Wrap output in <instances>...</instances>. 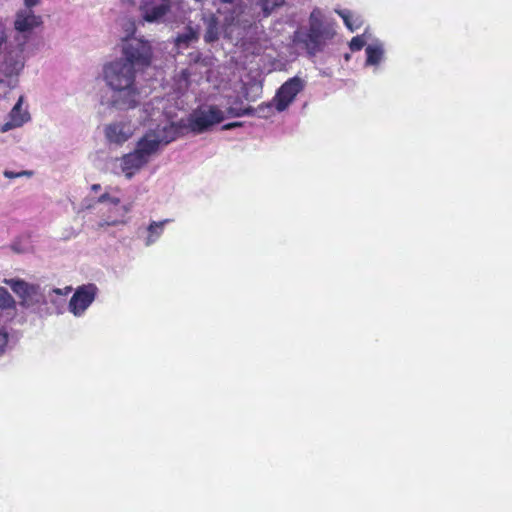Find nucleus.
Masks as SVG:
<instances>
[{"mask_svg": "<svg viewBox=\"0 0 512 512\" xmlns=\"http://www.w3.org/2000/svg\"><path fill=\"white\" fill-rule=\"evenodd\" d=\"M124 58L103 66L102 76L109 91L100 96L99 102L107 108L128 111L141 102V88L136 80V66H148L152 58L149 42L140 38L126 40L122 47Z\"/></svg>", "mask_w": 512, "mask_h": 512, "instance_id": "1", "label": "nucleus"}, {"mask_svg": "<svg viewBox=\"0 0 512 512\" xmlns=\"http://www.w3.org/2000/svg\"><path fill=\"white\" fill-rule=\"evenodd\" d=\"M175 140L174 128L162 129L158 124L156 128L149 129L136 142L135 148L119 158L121 172L127 179H131L144 168L161 149Z\"/></svg>", "mask_w": 512, "mask_h": 512, "instance_id": "2", "label": "nucleus"}, {"mask_svg": "<svg viewBox=\"0 0 512 512\" xmlns=\"http://www.w3.org/2000/svg\"><path fill=\"white\" fill-rule=\"evenodd\" d=\"M283 4L284 0H241L225 17V34L232 37L236 33L237 38H244L246 29L256 20L270 16Z\"/></svg>", "mask_w": 512, "mask_h": 512, "instance_id": "3", "label": "nucleus"}, {"mask_svg": "<svg viewBox=\"0 0 512 512\" xmlns=\"http://www.w3.org/2000/svg\"><path fill=\"white\" fill-rule=\"evenodd\" d=\"M225 119V111L216 105H201L193 110L186 118L178 122L166 121L161 125L162 129L174 128L175 139L186 133L201 134Z\"/></svg>", "mask_w": 512, "mask_h": 512, "instance_id": "4", "label": "nucleus"}, {"mask_svg": "<svg viewBox=\"0 0 512 512\" xmlns=\"http://www.w3.org/2000/svg\"><path fill=\"white\" fill-rule=\"evenodd\" d=\"M87 209L96 210V229H106L128 222L126 215L131 211L132 204L120 205L118 197L111 196L108 192L101 194Z\"/></svg>", "mask_w": 512, "mask_h": 512, "instance_id": "5", "label": "nucleus"}, {"mask_svg": "<svg viewBox=\"0 0 512 512\" xmlns=\"http://www.w3.org/2000/svg\"><path fill=\"white\" fill-rule=\"evenodd\" d=\"M4 282L20 298L23 307L38 311L46 304V292L39 285L20 279H5Z\"/></svg>", "mask_w": 512, "mask_h": 512, "instance_id": "6", "label": "nucleus"}, {"mask_svg": "<svg viewBox=\"0 0 512 512\" xmlns=\"http://www.w3.org/2000/svg\"><path fill=\"white\" fill-rule=\"evenodd\" d=\"M5 39L0 37V74L6 77L18 76L25 66L23 49L16 48L2 52Z\"/></svg>", "mask_w": 512, "mask_h": 512, "instance_id": "7", "label": "nucleus"}, {"mask_svg": "<svg viewBox=\"0 0 512 512\" xmlns=\"http://www.w3.org/2000/svg\"><path fill=\"white\" fill-rule=\"evenodd\" d=\"M30 121L31 114L29 112V106L25 103L24 96H20L7 114L4 123L0 125V132L6 133L10 130L23 127Z\"/></svg>", "mask_w": 512, "mask_h": 512, "instance_id": "8", "label": "nucleus"}, {"mask_svg": "<svg viewBox=\"0 0 512 512\" xmlns=\"http://www.w3.org/2000/svg\"><path fill=\"white\" fill-rule=\"evenodd\" d=\"M304 88V81L299 77H293L286 81L273 98L274 107L282 112L294 101L297 94Z\"/></svg>", "mask_w": 512, "mask_h": 512, "instance_id": "9", "label": "nucleus"}, {"mask_svg": "<svg viewBox=\"0 0 512 512\" xmlns=\"http://www.w3.org/2000/svg\"><path fill=\"white\" fill-rule=\"evenodd\" d=\"M136 128L131 120H116L105 126L104 134L108 142L122 145L132 137Z\"/></svg>", "mask_w": 512, "mask_h": 512, "instance_id": "10", "label": "nucleus"}, {"mask_svg": "<svg viewBox=\"0 0 512 512\" xmlns=\"http://www.w3.org/2000/svg\"><path fill=\"white\" fill-rule=\"evenodd\" d=\"M97 293L94 284L83 285L77 288L69 302V311L76 317L83 315L93 303Z\"/></svg>", "mask_w": 512, "mask_h": 512, "instance_id": "11", "label": "nucleus"}, {"mask_svg": "<svg viewBox=\"0 0 512 512\" xmlns=\"http://www.w3.org/2000/svg\"><path fill=\"white\" fill-rule=\"evenodd\" d=\"M170 8V0H142L140 5L142 18L149 23L161 22Z\"/></svg>", "mask_w": 512, "mask_h": 512, "instance_id": "12", "label": "nucleus"}, {"mask_svg": "<svg viewBox=\"0 0 512 512\" xmlns=\"http://www.w3.org/2000/svg\"><path fill=\"white\" fill-rule=\"evenodd\" d=\"M42 24V17L36 15L31 9H23L17 12L14 27L19 32H30Z\"/></svg>", "mask_w": 512, "mask_h": 512, "instance_id": "13", "label": "nucleus"}, {"mask_svg": "<svg viewBox=\"0 0 512 512\" xmlns=\"http://www.w3.org/2000/svg\"><path fill=\"white\" fill-rule=\"evenodd\" d=\"M322 41V38L314 36L310 30L308 32L299 30L294 34V42L302 44L310 55H314L320 50Z\"/></svg>", "mask_w": 512, "mask_h": 512, "instance_id": "14", "label": "nucleus"}, {"mask_svg": "<svg viewBox=\"0 0 512 512\" xmlns=\"http://www.w3.org/2000/svg\"><path fill=\"white\" fill-rule=\"evenodd\" d=\"M309 30L314 36H319L323 40L328 39L333 35L331 30L323 24L321 20V13L318 10H314L310 15Z\"/></svg>", "mask_w": 512, "mask_h": 512, "instance_id": "15", "label": "nucleus"}, {"mask_svg": "<svg viewBox=\"0 0 512 512\" xmlns=\"http://www.w3.org/2000/svg\"><path fill=\"white\" fill-rule=\"evenodd\" d=\"M366 52V66H377L384 59V46L381 42L376 41L368 44L365 49Z\"/></svg>", "mask_w": 512, "mask_h": 512, "instance_id": "16", "label": "nucleus"}, {"mask_svg": "<svg viewBox=\"0 0 512 512\" xmlns=\"http://www.w3.org/2000/svg\"><path fill=\"white\" fill-rule=\"evenodd\" d=\"M202 19L206 27L204 34L205 42L212 43L217 41L220 36L218 18L214 14L210 13L208 15H204Z\"/></svg>", "mask_w": 512, "mask_h": 512, "instance_id": "17", "label": "nucleus"}, {"mask_svg": "<svg viewBox=\"0 0 512 512\" xmlns=\"http://www.w3.org/2000/svg\"><path fill=\"white\" fill-rule=\"evenodd\" d=\"M71 287H66L64 289L54 288L50 289L46 293V304L51 303L55 307V311L57 313L61 312V309L65 303V296L70 293Z\"/></svg>", "mask_w": 512, "mask_h": 512, "instance_id": "18", "label": "nucleus"}, {"mask_svg": "<svg viewBox=\"0 0 512 512\" xmlns=\"http://www.w3.org/2000/svg\"><path fill=\"white\" fill-rule=\"evenodd\" d=\"M170 222L169 219H165L163 221H153L147 228V237L145 239V245L150 246L154 244L162 235L164 231V226L166 223Z\"/></svg>", "mask_w": 512, "mask_h": 512, "instance_id": "19", "label": "nucleus"}, {"mask_svg": "<svg viewBox=\"0 0 512 512\" xmlns=\"http://www.w3.org/2000/svg\"><path fill=\"white\" fill-rule=\"evenodd\" d=\"M336 12L343 19L346 27L350 31H355L356 29L360 28V26L363 23L361 16L354 14L350 10L343 9V10H336Z\"/></svg>", "mask_w": 512, "mask_h": 512, "instance_id": "20", "label": "nucleus"}, {"mask_svg": "<svg viewBox=\"0 0 512 512\" xmlns=\"http://www.w3.org/2000/svg\"><path fill=\"white\" fill-rule=\"evenodd\" d=\"M197 40L198 31L192 27H187L184 32L177 36L175 43L179 48H185Z\"/></svg>", "mask_w": 512, "mask_h": 512, "instance_id": "21", "label": "nucleus"}, {"mask_svg": "<svg viewBox=\"0 0 512 512\" xmlns=\"http://www.w3.org/2000/svg\"><path fill=\"white\" fill-rule=\"evenodd\" d=\"M9 330L3 312L0 311V357L3 356L9 346Z\"/></svg>", "mask_w": 512, "mask_h": 512, "instance_id": "22", "label": "nucleus"}, {"mask_svg": "<svg viewBox=\"0 0 512 512\" xmlns=\"http://www.w3.org/2000/svg\"><path fill=\"white\" fill-rule=\"evenodd\" d=\"M15 307V301L7 289L0 287V309Z\"/></svg>", "mask_w": 512, "mask_h": 512, "instance_id": "23", "label": "nucleus"}, {"mask_svg": "<svg viewBox=\"0 0 512 512\" xmlns=\"http://www.w3.org/2000/svg\"><path fill=\"white\" fill-rule=\"evenodd\" d=\"M366 43H367V39H366L365 34L355 36L350 41V49L352 51H359L366 45Z\"/></svg>", "mask_w": 512, "mask_h": 512, "instance_id": "24", "label": "nucleus"}, {"mask_svg": "<svg viewBox=\"0 0 512 512\" xmlns=\"http://www.w3.org/2000/svg\"><path fill=\"white\" fill-rule=\"evenodd\" d=\"M273 106V102L259 105L257 108H255V116L261 118L269 117L271 115Z\"/></svg>", "mask_w": 512, "mask_h": 512, "instance_id": "25", "label": "nucleus"}, {"mask_svg": "<svg viewBox=\"0 0 512 512\" xmlns=\"http://www.w3.org/2000/svg\"><path fill=\"white\" fill-rule=\"evenodd\" d=\"M32 172L31 171H28V170H23V171H20V172H13V171H10V170H5L3 172V175L6 177V178H9V179H14V178H19V177H31L32 176Z\"/></svg>", "mask_w": 512, "mask_h": 512, "instance_id": "26", "label": "nucleus"}, {"mask_svg": "<svg viewBox=\"0 0 512 512\" xmlns=\"http://www.w3.org/2000/svg\"><path fill=\"white\" fill-rule=\"evenodd\" d=\"M228 112L230 115L236 116V117H239L242 115H255V108L249 107L247 109H244V110H241L238 112H234L233 109H229Z\"/></svg>", "mask_w": 512, "mask_h": 512, "instance_id": "27", "label": "nucleus"}, {"mask_svg": "<svg viewBox=\"0 0 512 512\" xmlns=\"http://www.w3.org/2000/svg\"><path fill=\"white\" fill-rule=\"evenodd\" d=\"M40 3V0H24L25 9H31L34 6H37Z\"/></svg>", "mask_w": 512, "mask_h": 512, "instance_id": "28", "label": "nucleus"}, {"mask_svg": "<svg viewBox=\"0 0 512 512\" xmlns=\"http://www.w3.org/2000/svg\"><path fill=\"white\" fill-rule=\"evenodd\" d=\"M238 126H241V123L234 122V123H229V124L224 125L223 129L224 130H230V129H233V128L238 127Z\"/></svg>", "mask_w": 512, "mask_h": 512, "instance_id": "29", "label": "nucleus"}, {"mask_svg": "<svg viewBox=\"0 0 512 512\" xmlns=\"http://www.w3.org/2000/svg\"><path fill=\"white\" fill-rule=\"evenodd\" d=\"M189 75L190 73L188 72V70H184L181 72V76L185 82H187Z\"/></svg>", "mask_w": 512, "mask_h": 512, "instance_id": "30", "label": "nucleus"}, {"mask_svg": "<svg viewBox=\"0 0 512 512\" xmlns=\"http://www.w3.org/2000/svg\"><path fill=\"white\" fill-rule=\"evenodd\" d=\"M100 189H101V185L100 184H93L91 186V190L94 191V192H98Z\"/></svg>", "mask_w": 512, "mask_h": 512, "instance_id": "31", "label": "nucleus"}, {"mask_svg": "<svg viewBox=\"0 0 512 512\" xmlns=\"http://www.w3.org/2000/svg\"><path fill=\"white\" fill-rule=\"evenodd\" d=\"M223 3H232V0H220Z\"/></svg>", "mask_w": 512, "mask_h": 512, "instance_id": "32", "label": "nucleus"}, {"mask_svg": "<svg viewBox=\"0 0 512 512\" xmlns=\"http://www.w3.org/2000/svg\"><path fill=\"white\" fill-rule=\"evenodd\" d=\"M122 1H123V2H125V3H130V2H132V0H122Z\"/></svg>", "mask_w": 512, "mask_h": 512, "instance_id": "33", "label": "nucleus"}]
</instances>
